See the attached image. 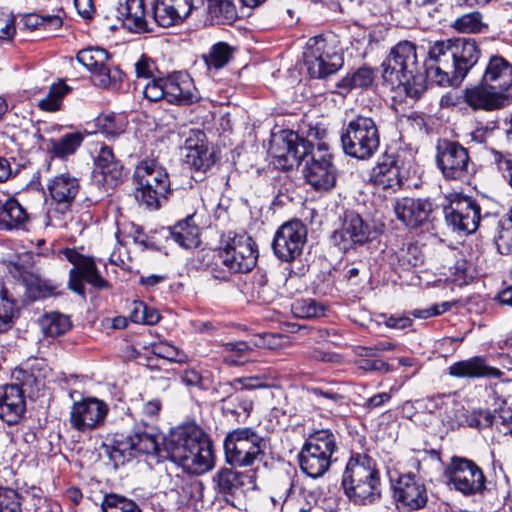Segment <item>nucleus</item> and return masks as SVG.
I'll return each instance as SVG.
<instances>
[{
  "instance_id": "1",
  "label": "nucleus",
  "mask_w": 512,
  "mask_h": 512,
  "mask_svg": "<svg viewBox=\"0 0 512 512\" xmlns=\"http://www.w3.org/2000/svg\"><path fill=\"white\" fill-rule=\"evenodd\" d=\"M428 77L440 86H457L479 59L474 41L465 38L436 41L430 45Z\"/></svg>"
},
{
  "instance_id": "2",
  "label": "nucleus",
  "mask_w": 512,
  "mask_h": 512,
  "mask_svg": "<svg viewBox=\"0 0 512 512\" xmlns=\"http://www.w3.org/2000/svg\"><path fill=\"white\" fill-rule=\"evenodd\" d=\"M346 496L356 504H370L380 498V476L375 462L367 455L350 458L343 473Z\"/></svg>"
},
{
  "instance_id": "3",
  "label": "nucleus",
  "mask_w": 512,
  "mask_h": 512,
  "mask_svg": "<svg viewBox=\"0 0 512 512\" xmlns=\"http://www.w3.org/2000/svg\"><path fill=\"white\" fill-rule=\"evenodd\" d=\"M383 81L391 89L404 87L408 95H416L417 90L412 92V84L422 80L418 75V60L416 47L409 41H402L395 45L382 65Z\"/></svg>"
},
{
  "instance_id": "4",
  "label": "nucleus",
  "mask_w": 512,
  "mask_h": 512,
  "mask_svg": "<svg viewBox=\"0 0 512 512\" xmlns=\"http://www.w3.org/2000/svg\"><path fill=\"white\" fill-rule=\"evenodd\" d=\"M257 251L253 240L246 235L229 239L209 265L212 276L226 280L232 273H247L256 265Z\"/></svg>"
},
{
  "instance_id": "5",
  "label": "nucleus",
  "mask_w": 512,
  "mask_h": 512,
  "mask_svg": "<svg viewBox=\"0 0 512 512\" xmlns=\"http://www.w3.org/2000/svg\"><path fill=\"white\" fill-rule=\"evenodd\" d=\"M337 438L328 429L311 434L299 454L301 470L312 478L324 475L330 468L332 456L337 451Z\"/></svg>"
},
{
  "instance_id": "6",
  "label": "nucleus",
  "mask_w": 512,
  "mask_h": 512,
  "mask_svg": "<svg viewBox=\"0 0 512 512\" xmlns=\"http://www.w3.org/2000/svg\"><path fill=\"white\" fill-rule=\"evenodd\" d=\"M137 183L135 197L149 209H157L161 200L170 192V180L167 171L155 160L141 161L135 168Z\"/></svg>"
},
{
  "instance_id": "7",
  "label": "nucleus",
  "mask_w": 512,
  "mask_h": 512,
  "mask_svg": "<svg viewBox=\"0 0 512 512\" xmlns=\"http://www.w3.org/2000/svg\"><path fill=\"white\" fill-rule=\"evenodd\" d=\"M344 152L357 159L371 157L379 148L380 136L373 118L358 115L350 120L342 132Z\"/></svg>"
},
{
  "instance_id": "8",
  "label": "nucleus",
  "mask_w": 512,
  "mask_h": 512,
  "mask_svg": "<svg viewBox=\"0 0 512 512\" xmlns=\"http://www.w3.org/2000/svg\"><path fill=\"white\" fill-rule=\"evenodd\" d=\"M266 440L251 428H237L224 439L226 461L236 467L252 466L265 453Z\"/></svg>"
},
{
  "instance_id": "9",
  "label": "nucleus",
  "mask_w": 512,
  "mask_h": 512,
  "mask_svg": "<svg viewBox=\"0 0 512 512\" xmlns=\"http://www.w3.org/2000/svg\"><path fill=\"white\" fill-rule=\"evenodd\" d=\"M304 65L312 78H324L343 65L333 36H316L308 40L303 54Z\"/></svg>"
},
{
  "instance_id": "10",
  "label": "nucleus",
  "mask_w": 512,
  "mask_h": 512,
  "mask_svg": "<svg viewBox=\"0 0 512 512\" xmlns=\"http://www.w3.org/2000/svg\"><path fill=\"white\" fill-rule=\"evenodd\" d=\"M47 188L56 207L48 211L45 225L63 227L66 225L64 217L70 212L71 204L79 192V180L69 173H63L53 177Z\"/></svg>"
},
{
  "instance_id": "11",
  "label": "nucleus",
  "mask_w": 512,
  "mask_h": 512,
  "mask_svg": "<svg viewBox=\"0 0 512 512\" xmlns=\"http://www.w3.org/2000/svg\"><path fill=\"white\" fill-rule=\"evenodd\" d=\"M436 163L447 180L463 181L471 174L469 152L458 142L440 141L437 145Z\"/></svg>"
},
{
  "instance_id": "12",
  "label": "nucleus",
  "mask_w": 512,
  "mask_h": 512,
  "mask_svg": "<svg viewBox=\"0 0 512 512\" xmlns=\"http://www.w3.org/2000/svg\"><path fill=\"white\" fill-rule=\"evenodd\" d=\"M108 59L107 51L102 48L83 49L77 54V61L92 73L95 85L106 89H119L124 74L118 68H109Z\"/></svg>"
},
{
  "instance_id": "13",
  "label": "nucleus",
  "mask_w": 512,
  "mask_h": 512,
  "mask_svg": "<svg viewBox=\"0 0 512 512\" xmlns=\"http://www.w3.org/2000/svg\"><path fill=\"white\" fill-rule=\"evenodd\" d=\"M65 258L73 265L69 272V288L84 297L83 280L96 289H106L108 282L99 274L96 264L91 257L80 254L73 248L62 251Z\"/></svg>"
},
{
  "instance_id": "14",
  "label": "nucleus",
  "mask_w": 512,
  "mask_h": 512,
  "mask_svg": "<svg viewBox=\"0 0 512 512\" xmlns=\"http://www.w3.org/2000/svg\"><path fill=\"white\" fill-rule=\"evenodd\" d=\"M309 150L308 141L293 131L283 130L272 136L268 152L275 159V165L289 168L298 164Z\"/></svg>"
},
{
  "instance_id": "15",
  "label": "nucleus",
  "mask_w": 512,
  "mask_h": 512,
  "mask_svg": "<svg viewBox=\"0 0 512 512\" xmlns=\"http://www.w3.org/2000/svg\"><path fill=\"white\" fill-rule=\"evenodd\" d=\"M108 412V405L98 398L76 401L69 412L70 427L80 433H89L104 425Z\"/></svg>"
},
{
  "instance_id": "16",
  "label": "nucleus",
  "mask_w": 512,
  "mask_h": 512,
  "mask_svg": "<svg viewBox=\"0 0 512 512\" xmlns=\"http://www.w3.org/2000/svg\"><path fill=\"white\" fill-rule=\"evenodd\" d=\"M303 174L307 183L315 190L327 191L334 187L336 169L325 143L318 144L317 148L311 151V158L306 162Z\"/></svg>"
},
{
  "instance_id": "17",
  "label": "nucleus",
  "mask_w": 512,
  "mask_h": 512,
  "mask_svg": "<svg viewBox=\"0 0 512 512\" xmlns=\"http://www.w3.org/2000/svg\"><path fill=\"white\" fill-rule=\"evenodd\" d=\"M306 237L307 229L300 220L285 222L274 235L273 251L280 260L291 262L301 255Z\"/></svg>"
},
{
  "instance_id": "18",
  "label": "nucleus",
  "mask_w": 512,
  "mask_h": 512,
  "mask_svg": "<svg viewBox=\"0 0 512 512\" xmlns=\"http://www.w3.org/2000/svg\"><path fill=\"white\" fill-rule=\"evenodd\" d=\"M449 483L464 495L481 492L485 485V476L473 461L454 457L446 470Z\"/></svg>"
},
{
  "instance_id": "19",
  "label": "nucleus",
  "mask_w": 512,
  "mask_h": 512,
  "mask_svg": "<svg viewBox=\"0 0 512 512\" xmlns=\"http://www.w3.org/2000/svg\"><path fill=\"white\" fill-rule=\"evenodd\" d=\"M445 219L455 231L473 233L480 221V207L470 197L454 195L444 209Z\"/></svg>"
},
{
  "instance_id": "20",
  "label": "nucleus",
  "mask_w": 512,
  "mask_h": 512,
  "mask_svg": "<svg viewBox=\"0 0 512 512\" xmlns=\"http://www.w3.org/2000/svg\"><path fill=\"white\" fill-rule=\"evenodd\" d=\"M369 226L359 214L347 212L340 229L333 232L331 240L342 251H348L355 245H362L369 240Z\"/></svg>"
},
{
  "instance_id": "21",
  "label": "nucleus",
  "mask_w": 512,
  "mask_h": 512,
  "mask_svg": "<svg viewBox=\"0 0 512 512\" xmlns=\"http://www.w3.org/2000/svg\"><path fill=\"white\" fill-rule=\"evenodd\" d=\"M202 438H208L194 425L180 426L174 429L165 442V449L170 459L179 466Z\"/></svg>"
},
{
  "instance_id": "22",
  "label": "nucleus",
  "mask_w": 512,
  "mask_h": 512,
  "mask_svg": "<svg viewBox=\"0 0 512 512\" xmlns=\"http://www.w3.org/2000/svg\"><path fill=\"white\" fill-rule=\"evenodd\" d=\"M185 161L195 171L204 174L216 162L215 153L209 148L205 134L191 130L185 141Z\"/></svg>"
},
{
  "instance_id": "23",
  "label": "nucleus",
  "mask_w": 512,
  "mask_h": 512,
  "mask_svg": "<svg viewBox=\"0 0 512 512\" xmlns=\"http://www.w3.org/2000/svg\"><path fill=\"white\" fill-rule=\"evenodd\" d=\"M393 209L397 219L412 228L419 227L429 221L434 210L429 199L410 197L397 199Z\"/></svg>"
},
{
  "instance_id": "24",
  "label": "nucleus",
  "mask_w": 512,
  "mask_h": 512,
  "mask_svg": "<svg viewBox=\"0 0 512 512\" xmlns=\"http://www.w3.org/2000/svg\"><path fill=\"white\" fill-rule=\"evenodd\" d=\"M163 442V436L154 424L143 418L136 421L132 433L127 437V447L135 452L155 455Z\"/></svg>"
},
{
  "instance_id": "25",
  "label": "nucleus",
  "mask_w": 512,
  "mask_h": 512,
  "mask_svg": "<svg viewBox=\"0 0 512 512\" xmlns=\"http://www.w3.org/2000/svg\"><path fill=\"white\" fill-rule=\"evenodd\" d=\"M464 102L473 110L492 111L504 107L509 102L508 94H503L481 80L471 88H466L463 94Z\"/></svg>"
},
{
  "instance_id": "26",
  "label": "nucleus",
  "mask_w": 512,
  "mask_h": 512,
  "mask_svg": "<svg viewBox=\"0 0 512 512\" xmlns=\"http://www.w3.org/2000/svg\"><path fill=\"white\" fill-rule=\"evenodd\" d=\"M193 8V0H156L153 18L160 27L169 28L181 24Z\"/></svg>"
},
{
  "instance_id": "27",
  "label": "nucleus",
  "mask_w": 512,
  "mask_h": 512,
  "mask_svg": "<svg viewBox=\"0 0 512 512\" xmlns=\"http://www.w3.org/2000/svg\"><path fill=\"white\" fill-rule=\"evenodd\" d=\"M395 497L410 510L423 508L428 500L426 487L411 474L399 477L395 485Z\"/></svg>"
},
{
  "instance_id": "28",
  "label": "nucleus",
  "mask_w": 512,
  "mask_h": 512,
  "mask_svg": "<svg viewBox=\"0 0 512 512\" xmlns=\"http://www.w3.org/2000/svg\"><path fill=\"white\" fill-rule=\"evenodd\" d=\"M26 410L24 392L19 385L0 387V418L9 425L16 424Z\"/></svg>"
},
{
  "instance_id": "29",
  "label": "nucleus",
  "mask_w": 512,
  "mask_h": 512,
  "mask_svg": "<svg viewBox=\"0 0 512 512\" xmlns=\"http://www.w3.org/2000/svg\"><path fill=\"white\" fill-rule=\"evenodd\" d=\"M167 101L176 104H191L200 99L193 79L185 72H177L166 78Z\"/></svg>"
},
{
  "instance_id": "30",
  "label": "nucleus",
  "mask_w": 512,
  "mask_h": 512,
  "mask_svg": "<svg viewBox=\"0 0 512 512\" xmlns=\"http://www.w3.org/2000/svg\"><path fill=\"white\" fill-rule=\"evenodd\" d=\"M449 374L457 378H500L503 373L488 365L484 358L475 356L453 363L449 367Z\"/></svg>"
},
{
  "instance_id": "31",
  "label": "nucleus",
  "mask_w": 512,
  "mask_h": 512,
  "mask_svg": "<svg viewBox=\"0 0 512 512\" xmlns=\"http://www.w3.org/2000/svg\"><path fill=\"white\" fill-rule=\"evenodd\" d=\"M180 466L188 473L201 475L214 467V454L209 438H202Z\"/></svg>"
},
{
  "instance_id": "32",
  "label": "nucleus",
  "mask_w": 512,
  "mask_h": 512,
  "mask_svg": "<svg viewBox=\"0 0 512 512\" xmlns=\"http://www.w3.org/2000/svg\"><path fill=\"white\" fill-rule=\"evenodd\" d=\"M30 215L26 208L14 197L0 204V230H27Z\"/></svg>"
},
{
  "instance_id": "33",
  "label": "nucleus",
  "mask_w": 512,
  "mask_h": 512,
  "mask_svg": "<svg viewBox=\"0 0 512 512\" xmlns=\"http://www.w3.org/2000/svg\"><path fill=\"white\" fill-rule=\"evenodd\" d=\"M481 80L492 89L507 94L512 85V65L500 56H493Z\"/></svg>"
},
{
  "instance_id": "34",
  "label": "nucleus",
  "mask_w": 512,
  "mask_h": 512,
  "mask_svg": "<svg viewBox=\"0 0 512 512\" xmlns=\"http://www.w3.org/2000/svg\"><path fill=\"white\" fill-rule=\"evenodd\" d=\"M371 181L382 189L396 190L401 186L400 169L395 155L385 154L372 169Z\"/></svg>"
},
{
  "instance_id": "35",
  "label": "nucleus",
  "mask_w": 512,
  "mask_h": 512,
  "mask_svg": "<svg viewBox=\"0 0 512 512\" xmlns=\"http://www.w3.org/2000/svg\"><path fill=\"white\" fill-rule=\"evenodd\" d=\"M95 177L107 186L113 187L123 177V167L114 157L111 148L104 146L100 149L99 154L95 160Z\"/></svg>"
},
{
  "instance_id": "36",
  "label": "nucleus",
  "mask_w": 512,
  "mask_h": 512,
  "mask_svg": "<svg viewBox=\"0 0 512 512\" xmlns=\"http://www.w3.org/2000/svg\"><path fill=\"white\" fill-rule=\"evenodd\" d=\"M288 493L282 503V512H310L318 502V493L310 488L287 483Z\"/></svg>"
},
{
  "instance_id": "37",
  "label": "nucleus",
  "mask_w": 512,
  "mask_h": 512,
  "mask_svg": "<svg viewBox=\"0 0 512 512\" xmlns=\"http://www.w3.org/2000/svg\"><path fill=\"white\" fill-rule=\"evenodd\" d=\"M494 242L503 255H512V209L497 213L493 219Z\"/></svg>"
},
{
  "instance_id": "38",
  "label": "nucleus",
  "mask_w": 512,
  "mask_h": 512,
  "mask_svg": "<svg viewBox=\"0 0 512 512\" xmlns=\"http://www.w3.org/2000/svg\"><path fill=\"white\" fill-rule=\"evenodd\" d=\"M117 12L125 25L135 31L146 30L145 6L143 0H119Z\"/></svg>"
},
{
  "instance_id": "39",
  "label": "nucleus",
  "mask_w": 512,
  "mask_h": 512,
  "mask_svg": "<svg viewBox=\"0 0 512 512\" xmlns=\"http://www.w3.org/2000/svg\"><path fill=\"white\" fill-rule=\"evenodd\" d=\"M171 238L182 248L192 249L199 245V228L193 217L188 216L177 222L170 230Z\"/></svg>"
},
{
  "instance_id": "40",
  "label": "nucleus",
  "mask_w": 512,
  "mask_h": 512,
  "mask_svg": "<svg viewBox=\"0 0 512 512\" xmlns=\"http://www.w3.org/2000/svg\"><path fill=\"white\" fill-rule=\"evenodd\" d=\"M494 406L495 427L503 434H512V395L497 397Z\"/></svg>"
},
{
  "instance_id": "41",
  "label": "nucleus",
  "mask_w": 512,
  "mask_h": 512,
  "mask_svg": "<svg viewBox=\"0 0 512 512\" xmlns=\"http://www.w3.org/2000/svg\"><path fill=\"white\" fill-rule=\"evenodd\" d=\"M84 140V136L80 132H72L63 135L59 139H50L48 149L58 157H66L72 155L80 147Z\"/></svg>"
},
{
  "instance_id": "42",
  "label": "nucleus",
  "mask_w": 512,
  "mask_h": 512,
  "mask_svg": "<svg viewBox=\"0 0 512 512\" xmlns=\"http://www.w3.org/2000/svg\"><path fill=\"white\" fill-rule=\"evenodd\" d=\"M233 55V48L225 42L214 44L203 59L209 70H219L229 63Z\"/></svg>"
},
{
  "instance_id": "43",
  "label": "nucleus",
  "mask_w": 512,
  "mask_h": 512,
  "mask_svg": "<svg viewBox=\"0 0 512 512\" xmlns=\"http://www.w3.org/2000/svg\"><path fill=\"white\" fill-rule=\"evenodd\" d=\"M70 92V87L63 81L51 85L47 95L38 103L42 111L56 112L60 110L63 98Z\"/></svg>"
},
{
  "instance_id": "44",
  "label": "nucleus",
  "mask_w": 512,
  "mask_h": 512,
  "mask_svg": "<svg viewBox=\"0 0 512 512\" xmlns=\"http://www.w3.org/2000/svg\"><path fill=\"white\" fill-rule=\"evenodd\" d=\"M207 10L217 23L232 22L237 17L233 0H207Z\"/></svg>"
},
{
  "instance_id": "45",
  "label": "nucleus",
  "mask_w": 512,
  "mask_h": 512,
  "mask_svg": "<svg viewBox=\"0 0 512 512\" xmlns=\"http://www.w3.org/2000/svg\"><path fill=\"white\" fill-rule=\"evenodd\" d=\"M101 507L103 512H142L135 501L116 493L106 494Z\"/></svg>"
},
{
  "instance_id": "46",
  "label": "nucleus",
  "mask_w": 512,
  "mask_h": 512,
  "mask_svg": "<svg viewBox=\"0 0 512 512\" xmlns=\"http://www.w3.org/2000/svg\"><path fill=\"white\" fill-rule=\"evenodd\" d=\"M15 312V301L4 285L0 284V333L8 331L13 326Z\"/></svg>"
},
{
  "instance_id": "47",
  "label": "nucleus",
  "mask_w": 512,
  "mask_h": 512,
  "mask_svg": "<svg viewBox=\"0 0 512 512\" xmlns=\"http://www.w3.org/2000/svg\"><path fill=\"white\" fill-rule=\"evenodd\" d=\"M42 330L49 337H57L71 328L70 319L60 313H50L41 320Z\"/></svg>"
},
{
  "instance_id": "48",
  "label": "nucleus",
  "mask_w": 512,
  "mask_h": 512,
  "mask_svg": "<svg viewBox=\"0 0 512 512\" xmlns=\"http://www.w3.org/2000/svg\"><path fill=\"white\" fill-rule=\"evenodd\" d=\"M374 81V72L371 68L361 67L354 73L342 78L338 84V88L350 90L353 88H366Z\"/></svg>"
},
{
  "instance_id": "49",
  "label": "nucleus",
  "mask_w": 512,
  "mask_h": 512,
  "mask_svg": "<svg viewBox=\"0 0 512 512\" xmlns=\"http://www.w3.org/2000/svg\"><path fill=\"white\" fill-rule=\"evenodd\" d=\"M98 123L106 136L116 137L125 131L128 121L124 114L107 113L98 119Z\"/></svg>"
},
{
  "instance_id": "50",
  "label": "nucleus",
  "mask_w": 512,
  "mask_h": 512,
  "mask_svg": "<svg viewBox=\"0 0 512 512\" xmlns=\"http://www.w3.org/2000/svg\"><path fill=\"white\" fill-rule=\"evenodd\" d=\"M214 482L218 491L223 494H232L241 485L239 473L228 468L219 470L214 476Z\"/></svg>"
},
{
  "instance_id": "51",
  "label": "nucleus",
  "mask_w": 512,
  "mask_h": 512,
  "mask_svg": "<svg viewBox=\"0 0 512 512\" xmlns=\"http://www.w3.org/2000/svg\"><path fill=\"white\" fill-rule=\"evenodd\" d=\"M459 422H466L467 426L483 429L495 426L494 412L488 409H475L469 412V416L457 417Z\"/></svg>"
},
{
  "instance_id": "52",
  "label": "nucleus",
  "mask_w": 512,
  "mask_h": 512,
  "mask_svg": "<svg viewBox=\"0 0 512 512\" xmlns=\"http://www.w3.org/2000/svg\"><path fill=\"white\" fill-rule=\"evenodd\" d=\"M249 350V345L244 341L225 343L223 345V360L229 365H239L243 363V358Z\"/></svg>"
},
{
  "instance_id": "53",
  "label": "nucleus",
  "mask_w": 512,
  "mask_h": 512,
  "mask_svg": "<svg viewBox=\"0 0 512 512\" xmlns=\"http://www.w3.org/2000/svg\"><path fill=\"white\" fill-rule=\"evenodd\" d=\"M292 311L300 318H317L325 314V308L312 299L296 301L292 305Z\"/></svg>"
},
{
  "instance_id": "54",
  "label": "nucleus",
  "mask_w": 512,
  "mask_h": 512,
  "mask_svg": "<svg viewBox=\"0 0 512 512\" xmlns=\"http://www.w3.org/2000/svg\"><path fill=\"white\" fill-rule=\"evenodd\" d=\"M398 259L404 266L415 267L423 263L424 255L417 244L407 243L400 249Z\"/></svg>"
},
{
  "instance_id": "55",
  "label": "nucleus",
  "mask_w": 512,
  "mask_h": 512,
  "mask_svg": "<svg viewBox=\"0 0 512 512\" xmlns=\"http://www.w3.org/2000/svg\"><path fill=\"white\" fill-rule=\"evenodd\" d=\"M274 378L267 373L254 376L241 377L234 380V383L241 385L242 389H266L273 386Z\"/></svg>"
},
{
  "instance_id": "56",
  "label": "nucleus",
  "mask_w": 512,
  "mask_h": 512,
  "mask_svg": "<svg viewBox=\"0 0 512 512\" xmlns=\"http://www.w3.org/2000/svg\"><path fill=\"white\" fill-rule=\"evenodd\" d=\"M452 27L461 33H475L481 28V14L473 12L457 18Z\"/></svg>"
},
{
  "instance_id": "57",
  "label": "nucleus",
  "mask_w": 512,
  "mask_h": 512,
  "mask_svg": "<svg viewBox=\"0 0 512 512\" xmlns=\"http://www.w3.org/2000/svg\"><path fill=\"white\" fill-rule=\"evenodd\" d=\"M166 78H153L143 88V95L152 102L167 100Z\"/></svg>"
},
{
  "instance_id": "58",
  "label": "nucleus",
  "mask_w": 512,
  "mask_h": 512,
  "mask_svg": "<svg viewBox=\"0 0 512 512\" xmlns=\"http://www.w3.org/2000/svg\"><path fill=\"white\" fill-rule=\"evenodd\" d=\"M152 352L169 361L182 362L186 359V355L182 351L168 342L153 343Z\"/></svg>"
},
{
  "instance_id": "59",
  "label": "nucleus",
  "mask_w": 512,
  "mask_h": 512,
  "mask_svg": "<svg viewBox=\"0 0 512 512\" xmlns=\"http://www.w3.org/2000/svg\"><path fill=\"white\" fill-rule=\"evenodd\" d=\"M0 512H21L18 494L12 489H0Z\"/></svg>"
},
{
  "instance_id": "60",
  "label": "nucleus",
  "mask_w": 512,
  "mask_h": 512,
  "mask_svg": "<svg viewBox=\"0 0 512 512\" xmlns=\"http://www.w3.org/2000/svg\"><path fill=\"white\" fill-rule=\"evenodd\" d=\"M226 409L233 414L241 415H249L253 408V403L247 398H243L240 395H232L227 400H225Z\"/></svg>"
},
{
  "instance_id": "61",
  "label": "nucleus",
  "mask_w": 512,
  "mask_h": 512,
  "mask_svg": "<svg viewBox=\"0 0 512 512\" xmlns=\"http://www.w3.org/2000/svg\"><path fill=\"white\" fill-rule=\"evenodd\" d=\"M305 357L309 360L323 362V363H341L342 357L341 355L325 351L320 348L314 347L309 351L305 352Z\"/></svg>"
},
{
  "instance_id": "62",
  "label": "nucleus",
  "mask_w": 512,
  "mask_h": 512,
  "mask_svg": "<svg viewBox=\"0 0 512 512\" xmlns=\"http://www.w3.org/2000/svg\"><path fill=\"white\" fill-rule=\"evenodd\" d=\"M156 66L153 60L142 55L135 63V73L137 78L151 80L155 78Z\"/></svg>"
},
{
  "instance_id": "63",
  "label": "nucleus",
  "mask_w": 512,
  "mask_h": 512,
  "mask_svg": "<svg viewBox=\"0 0 512 512\" xmlns=\"http://www.w3.org/2000/svg\"><path fill=\"white\" fill-rule=\"evenodd\" d=\"M162 403L159 399H152L143 404L140 418H143L149 424H154L159 417Z\"/></svg>"
},
{
  "instance_id": "64",
  "label": "nucleus",
  "mask_w": 512,
  "mask_h": 512,
  "mask_svg": "<svg viewBox=\"0 0 512 512\" xmlns=\"http://www.w3.org/2000/svg\"><path fill=\"white\" fill-rule=\"evenodd\" d=\"M446 414L448 421L450 422L451 426L454 425H466V422H459L458 418L459 416H469V412L464 409V406L460 403L456 402L453 398V402H450L448 407H446Z\"/></svg>"
}]
</instances>
